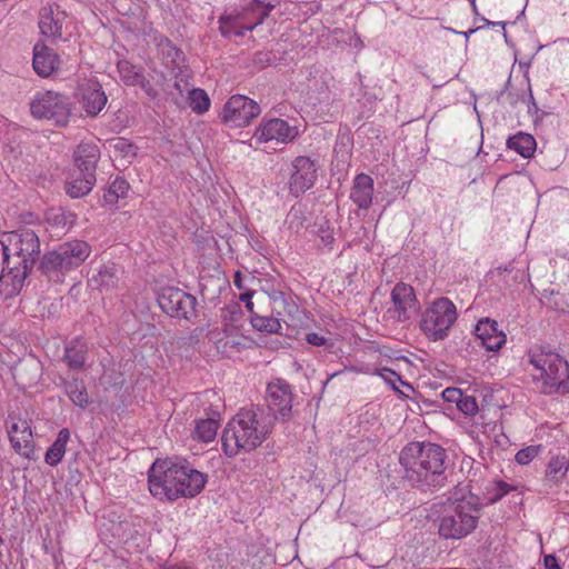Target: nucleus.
Wrapping results in <instances>:
<instances>
[{
    "mask_svg": "<svg viewBox=\"0 0 569 569\" xmlns=\"http://www.w3.org/2000/svg\"><path fill=\"white\" fill-rule=\"evenodd\" d=\"M402 478L422 491L442 488L448 480L447 453L439 445L410 442L400 451Z\"/></svg>",
    "mask_w": 569,
    "mask_h": 569,
    "instance_id": "f257e3e1",
    "label": "nucleus"
},
{
    "mask_svg": "<svg viewBox=\"0 0 569 569\" xmlns=\"http://www.w3.org/2000/svg\"><path fill=\"white\" fill-rule=\"evenodd\" d=\"M1 244L3 269L0 274V295L11 297L21 289L32 270L40 253V240L33 230L23 228L6 234Z\"/></svg>",
    "mask_w": 569,
    "mask_h": 569,
    "instance_id": "f03ea898",
    "label": "nucleus"
},
{
    "mask_svg": "<svg viewBox=\"0 0 569 569\" xmlns=\"http://www.w3.org/2000/svg\"><path fill=\"white\" fill-rule=\"evenodd\" d=\"M150 493L160 500L198 496L207 483V475L194 469L186 460H156L148 476Z\"/></svg>",
    "mask_w": 569,
    "mask_h": 569,
    "instance_id": "7ed1b4c3",
    "label": "nucleus"
},
{
    "mask_svg": "<svg viewBox=\"0 0 569 569\" xmlns=\"http://www.w3.org/2000/svg\"><path fill=\"white\" fill-rule=\"evenodd\" d=\"M270 430L261 426L254 409H241L227 425L222 433V447L228 457L240 450L251 451L260 446Z\"/></svg>",
    "mask_w": 569,
    "mask_h": 569,
    "instance_id": "20e7f679",
    "label": "nucleus"
},
{
    "mask_svg": "<svg viewBox=\"0 0 569 569\" xmlns=\"http://www.w3.org/2000/svg\"><path fill=\"white\" fill-rule=\"evenodd\" d=\"M91 247L84 240H70L47 251L38 269L49 281L62 282L66 274L79 268L90 256Z\"/></svg>",
    "mask_w": 569,
    "mask_h": 569,
    "instance_id": "39448f33",
    "label": "nucleus"
},
{
    "mask_svg": "<svg viewBox=\"0 0 569 569\" xmlns=\"http://www.w3.org/2000/svg\"><path fill=\"white\" fill-rule=\"evenodd\" d=\"M482 505L472 493L449 499L440 518L439 535L446 539H461L471 533L480 518Z\"/></svg>",
    "mask_w": 569,
    "mask_h": 569,
    "instance_id": "423d86ee",
    "label": "nucleus"
},
{
    "mask_svg": "<svg viewBox=\"0 0 569 569\" xmlns=\"http://www.w3.org/2000/svg\"><path fill=\"white\" fill-rule=\"evenodd\" d=\"M529 362L540 371L545 395L569 392V363L558 353L542 348L529 351Z\"/></svg>",
    "mask_w": 569,
    "mask_h": 569,
    "instance_id": "0eeeda50",
    "label": "nucleus"
},
{
    "mask_svg": "<svg viewBox=\"0 0 569 569\" xmlns=\"http://www.w3.org/2000/svg\"><path fill=\"white\" fill-rule=\"evenodd\" d=\"M100 158L97 144L82 143L74 151L77 169L67 182L66 191L71 198H80L88 194L96 183V168Z\"/></svg>",
    "mask_w": 569,
    "mask_h": 569,
    "instance_id": "6e6552de",
    "label": "nucleus"
},
{
    "mask_svg": "<svg viewBox=\"0 0 569 569\" xmlns=\"http://www.w3.org/2000/svg\"><path fill=\"white\" fill-rule=\"evenodd\" d=\"M457 320V309L448 298H439L426 309L421 319V330L433 340H442L448 336V330Z\"/></svg>",
    "mask_w": 569,
    "mask_h": 569,
    "instance_id": "1a4fd4ad",
    "label": "nucleus"
},
{
    "mask_svg": "<svg viewBox=\"0 0 569 569\" xmlns=\"http://www.w3.org/2000/svg\"><path fill=\"white\" fill-rule=\"evenodd\" d=\"M69 98L53 91L38 93L30 102L36 119H46L57 126H66L71 113Z\"/></svg>",
    "mask_w": 569,
    "mask_h": 569,
    "instance_id": "9d476101",
    "label": "nucleus"
},
{
    "mask_svg": "<svg viewBox=\"0 0 569 569\" xmlns=\"http://www.w3.org/2000/svg\"><path fill=\"white\" fill-rule=\"evenodd\" d=\"M157 300L161 310L172 318L191 320L197 316L196 297L181 289L163 288Z\"/></svg>",
    "mask_w": 569,
    "mask_h": 569,
    "instance_id": "9b49d317",
    "label": "nucleus"
},
{
    "mask_svg": "<svg viewBox=\"0 0 569 569\" xmlns=\"http://www.w3.org/2000/svg\"><path fill=\"white\" fill-rule=\"evenodd\" d=\"M261 112L260 106L246 96H232L224 104L221 119L234 128L248 126Z\"/></svg>",
    "mask_w": 569,
    "mask_h": 569,
    "instance_id": "f8f14e48",
    "label": "nucleus"
},
{
    "mask_svg": "<svg viewBox=\"0 0 569 569\" xmlns=\"http://www.w3.org/2000/svg\"><path fill=\"white\" fill-rule=\"evenodd\" d=\"M392 307L387 313L397 322H406L419 311L420 305L415 289L405 282H398L390 293Z\"/></svg>",
    "mask_w": 569,
    "mask_h": 569,
    "instance_id": "ddd939ff",
    "label": "nucleus"
},
{
    "mask_svg": "<svg viewBox=\"0 0 569 569\" xmlns=\"http://www.w3.org/2000/svg\"><path fill=\"white\" fill-rule=\"evenodd\" d=\"M292 398L293 395L291 386L284 380L278 379L268 385V408L273 413L276 419L286 421L291 417Z\"/></svg>",
    "mask_w": 569,
    "mask_h": 569,
    "instance_id": "4468645a",
    "label": "nucleus"
},
{
    "mask_svg": "<svg viewBox=\"0 0 569 569\" xmlns=\"http://www.w3.org/2000/svg\"><path fill=\"white\" fill-rule=\"evenodd\" d=\"M292 168L290 192L295 197H299L313 186L317 179V169L315 162L308 157L296 158Z\"/></svg>",
    "mask_w": 569,
    "mask_h": 569,
    "instance_id": "2eb2a0df",
    "label": "nucleus"
},
{
    "mask_svg": "<svg viewBox=\"0 0 569 569\" xmlns=\"http://www.w3.org/2000/svg\"><path fill=\"white\" fill-rule=\"evenodd\" d=\"M298 134L296 127H291L282 119H270L260 124L257 129L254 137L260 142H268L276 140L281 143H288L293 140Z\"/></svg>",
    "mask_w": 569,
    "mask_h": 569,
    "instance_id": "dca6fc26",
    "label": "nucleus"
},
{
    "mask_svg": "<svg viewBox=\"0 0 569 569\" xmlns=\"http://www.w3.org/2000/svg\"><path fill=\"white\" fill-rule=\"evenodd\" d=\"M8 435L14 451L21 456L29 457L32 451V431L27 420L19 419L8 427Z\"/></svg>",
    "mask_w": 569,
    "mask_h": 569,
    "instance_id": "f3484780",
    "label": "nucleus"
},
{
    "mask_svg": "<svg viewBox=\"0 0 569 569\" xmlns=\"http://www.w3.org/2000/svg\"><path fill=\"white\" fill-rule=\"evenodd\" d=\"M64 19V12L58 8L54 10L51 6L43 7L39 13L40 33L48 39L61 38Z\"/></svg>",
    "mask_w": 569,
    "mask_h": 569,
    "instance_id": "a211bd4d",
    "label": "nucleus"
},
{
    "mask_svg": "<svg viewBox=\"0 0 569 569\" xmlns=\"http://www.w3.org/2000/svg\"><path fill=\"white\" fill-rule=\"evenodd\" d=\"M106 103L107 96L98 82L90 81L81 88L80 104L87 116H98Z\"/></svg>",
    "mask_w": 569,
    "mask_h": 569,
    "instance_id": "6ab92c4d",
    "label": "nucleus"
},
{
    "mask_svg": "<svg viewBox=\"0 0 569 569\" xmlns=\"http://www.w3.org/2000/svg\"><path fill=\"white\" fill-rule=\"evenodd\" d=\"M269 301L271 302V310L278 317H288L295 319L300 312L298 305L290 295H287L280 289H276L273 286L263 289Z\"/></svg>",
    "mask_w": 569,
    "mask_h": 569,
    "instance_id": "aec40b11",
    "label": "nucleus"
},
{
    "mask_svg": "<svg viewBox=\"0 0 569 569\" xmlns=\"http://www.w3.org/2000/svg\"><path fill=\"white\" fill-rule=\"evenodd\" d=\"M59 57L48 46L39 41L33 48L32 66L37 74L47 78L58 69Z\"/></svg>",
    "mask_w": 569,
    "mask_h": 569,
    "instance_id": "412c9836",
    "label": "nucleus"
},
{
    "mask_svg": "<svg viewBox=\"0 0 569 569\" xmlns=\"http://www.w3.org/2000/svg\"><path fill=\"white\" fill-rule=\"evenodd\" d=\"M373 180L366 173L358 174L353 180L350 198L360 208L368 209L372 203Z\"/></svg>",
    "mask_w": 569,
    "mask_h": 569,
    "instance_id": "4be33fe9",
    "label": "nucleus"
},
{
    "mask_svg": "<svg viewBox=\"0 0 569 569\" xmlns=\"http://www.w3.org/2000/svg\"><path fill=\"white\" fill-rule=\"evenodd\" d=\"M120 280V269L114 263L102 264L97 273L89 279V284L94 289L116 288Z\"/></svg>",
    "mask_w": 569,
    "mask_h": 569,
    "instance_id": "5701e85b",
    "label": "nucleus"
},
{
    "mask_svg": "<svg viewBox=\"0 0 569 569\" xmlns=\"http://www.w3.org/2000/svg\"><path fill=\"white\" fill-rule=\"evenodd\" d=\"M88 357V346L81 339H73L64 348L63 361L71 370H81Z\"/></svg>",
    "mask_w": 569,
    "mask_h": 569,
    "instance_id": "b1692460",
    "label": "nucleus"
},
{
    "mask_svg": "<svg viewBox=\"0 0 569 569\" xmlns=\"http://www.w3.org/2000/svg\"><path fill=\"white\" fill-rule=\"evenodd\" d=\"M507 147L523 158H530L536 150L537 143L531 134L519 132L508 138Z\"/></svg>",
    "mask_w": 569,
    "mask_h": 569,
    "instance_id": "393cba45",
    "label": "nucleus"
},
{
    "mask_svg": "<svg viewBox=\"0 0 569 569\" xmlns=\"http://www.w3.org/2000/svg\"><path fill=\"white\" fill-rule=\"evenodd\" d=\"M70 439V432L67 428L59 431L56 441L46 452L44 460L49 466H57L66 453V446Z\"/></svg>",
    "mask_w": 569,
    "mask_h": 569,
    "instance_id": "a878e982",
    "label": "nucleus"
},
{
    "mask_svg": "<svg viewBox=\"0 0 569 569\" xmlns=\"http://www.w3.org/2000/svg\"><path fill=\"white\" fill-rule=\"evenodd\" d=\"M251 325L254 329L267 333H277L281 329L280 317L274 313L262 315L256 310L251 312Z\"/></svg>",
    "mask_w": 569,
    "mask_h": 569,
    "instance_id": "bb28decb",
    "label": "nucleus"
},
{
    "mask_svg": "<svg viewBox=\"0 0 569 569\" xmlns=\"http://www.w3.org/2000/svg\"><path fill=\"white\" fill-rule=\"evenodd\" d=\"M64 389L69 399L78 407L86 408L89 405V395L82 380L73 378L64 382Z\"/></svg>",
    "mask_w": 569,
    "mask_h": 569,
    "instance_id": "cd10ccee",
    "label": "nucleus"
},
{
    "mask_svg": "<svg viewBox=\"0 0 569 569\" xmlns=\"http://www.w3.org/2000/svg\"><path fill=\"white\" fill-rule=\"evenodd\" d=\"M120 78L127 86H144L146 78L143 73L127 60L118 62Z\"/></svg>",
    "mask_w": 569,
    "mask_h": 569,
    "instance_id": "c85d7f7f",
    "label": "nucleus"
},
{
    "mask_svg": "<svg viewBox=\"0 0 569 569\" xmlns=\"http://www.w3.org/2000/svg\"><path fill=\"white\" fill-rule=\"evenodd\" d=\"M41 376V366L34 360L20 363L16 368L14 377L19 378L24 386H31L37 382Z\"/></svg>",
    "mask_w": 569,
    "mask_h": 569,
    "instance_id": "c756f323",
    "label": "nucleus"
},
{
    "mask_svg": "<svg viewBox=\"0 0 569 569\" xmlns=\"http://www.w3.org/2000/svg\"><path fill=\"white\" fill-rule=\"evenodd\" d=\"M218 427V421L213 418L200 419L196 423L194 436L203 442H210L216 438Z\"/></svg>",
    "mask_w": 569,
    "mask_h": 569,
    "instance_id": "7c9ffc66",
    "label": "nucleus"
},
{
    "mask_svg": "<svg viewBox=\"0 0 569 569\" xmlns=\"http://www.w3.org/2000/svg\"><path fill=\"white\" fill-rule=\"evenodd\" d=\"M190 108L193 112L202 114L209 110L210 99L203 89H192L189 91Z\"/></svg>",
    "mask_w": 569,
    "mask_h": 569,
    "instance_id": "2f4dec72",
    "label": "nucleus"
},
{
    "mask_svg": "<svg viewBox=\"0 0 569 569\" xmlns=\"http://www.w3.org/2000/svg\"><path fill=\"white\" fill-rule=\"evenodd\" d=\"M497 329V321L489 318L479 320L475 328V342L478 345L482 343L485 340L496 333Z\"/></svg>",
    "mask_w": 569,
    "mask_h": 569,
    "instance_id": "473e14b6",
    "label": "nucleus"
},
{
    "mask_svg": "<svg viewBox=\"0 0 569 569\" xmlns=\"http://www.w3.org/2000/svg\"><path fill=\"white\" fill-rule=\"evenodd\" d=\"M47 220L56 227L70 229L74 223L76 216L61 210H50L47 213Z\"/></svg>",
    "mask_w": 569,
    "mask_h": 569,
    "instance_id": "72a5a7b5",
    "label": "nucleus"
},
{
    "mask_svg": "<svg viewBox=\"0 0 569 569\" xmlns=\"http://www.w3.org/2000/svg\"><path fill=\"white\" fill-rule=\"evenodd\" d=\"M129 190V183L123 178H116L110 184L108 193L104 196L106 201L116 203L120 198H123Z\"/></svg>",
    "mask_w": 569,
    "mask_h": 569,
    "instance_id": "f704fd0d",
    "label": "nucleus"
},
{
    "mask_svg": "<svg viewBox=\"0 0 569 569\" xmlns=\"http://www.w3.org/2000/svg\"><path fill=\"white\" fill-rule=\"evenodd\" d=\"M306 222L303 210L300 206H293L287 216L289 229L299 232Z\"/></svg>",
    "mask_w": 569,
    "mask_h": 569,
    "instance_id": "c9c22d12",
    "label": "nucleus"
},
{
    "mask_svg": "<svg viewBox=\"0 0 569 569\" xmlns=\"http://www.w3.org/2000/svg\"><path fill=\"white\" fill-rule=\"evenodd\" d=\"M377 373L397 392L402 393V391L398 388L397 382L401 383L408 389H412V387L409 383L405 382L396 371L389 368H381L377 371Z\"/></svg>",
    "mask_w": 569,
    "mask_h": 569,
    "instance_id": "e433bc0d",
    "label": "nucleus"
},
{
    "mask_svg": "<svg viewBox=\"0 0 569 569\" xmlns=\"http://www.w3.org/2000/svg\"><path fill=\"white\" fill-rule=\"evenodd\" d=\"M110 146L126 159H132L137 153V147L124 138L113 139Z\"/></svg>",
    "mask_w": 569,
    "mask_h": 569,
    "instance_id": "4c0bfd02",
    "label": "nucleus"
},
{
    "mask_svg": "<svg viewBox=\"0 0 569 569\" xmlns=\"http://www.w3.org/2000/svg\"><path fill=\"white\" fill-rule=\"evenodd\" d=\"M566 471L567 467L563 458L553 457L547 466L546 476L550 479H558V475L561 473L563 476Z\"/></svg>",
    "mask_w": 569,
    "mask_h": 569,
    "instance_id": "58836bf2",
    "label": "nucleus"
},
{
    "mask_svg": "<svg viewBox=\"0 0 569 569\" xmlns=\"http://www.w3.org/2000/svg\"><path fill=\"white\" fill-rule=\"evenodd\" d=\"M540 450L541 446L526 447L516 453L515 459L519 465H528L538 456Z\"/></svg>",
    "mask_w": 569,
    "mask_h": 569,
    "instance_id": "ea45409f",
    "label": "nucleus"
},
{
    "mask_svg": "<svg viewBox=\"0 0 569 569\" xmlns=\"http://www.w3.org/2000/svg\"><path fill=\"white\" fill-rule=\"evenodd\" d=\"M505 342H506L505 333L497 329L496 333H493L491 337H489L487 340H485L479 346L485 347L489 351H496V350H499L505 345Z\"/></svg>",
    "mask_w": 569,
    "mask_h": 569,
    "instance_id": "a19ab883",
    "label": "nucleus"
},
{
    "mask_svg": "<svg viewBox=\"0 0 569 569\" xmlns=\"http://www.w3.org/2000/svg\"><path fill=\"white\" fill-rule=\"evenodd\" d=\"M458 409L467 416H473L478 412V403L475 397L463 396L458 401Z\"/></svg>",
    "mask_w": 569,
    "mask_h": 569,
    "instance_id": "79ce46f5",
    "label": "nucleus"
},
{
    "mask_svg": "<svg viewBox=\"0 0 569 569\" xmlns=\"http://www.w3.org/2000/svg\"><path fill=\"white\" fill-rule=\"evenodd\" d=\"M318 234L325 246H329L335 241V231L329 226L320 224Z\"/></svg>",
    "mask_w": 569,
    "mask_h": 569,
    "instance_id": "37998d69",
    "label": "nucleus"
},
{
    "mask_svg": "<svg viewBox=\"0 0 569 569\" xmlns=\"http://www.w3.org/2000/svg\"><path fill=\"white\" fill-rule=\"evenodd\" d=\"M462 391L458 388H446L443 391H442V398L448 401V402H456V405H458V401L461 399L462 397Z\"/></svg>",
    "mask_w": 569,
    "mask_h": 569,
    "instance_id": "c03bdc74",
    "label": "nucleus"
},
{
    "mask_svg": "<svg viewBox=\"0 0 569 569\" xmlns=\"http://www.w3.org/2000/svg\"><path fill=\"white\" fill-rule=\"evenodd\" d=\"M271 62V53L270 52H257L253 57V63L259 68H264Z\"/></svg>",
    "mask_w": 569,
    "mask_h": 569,
    "instance_id": "a18cd8bd",
    "label": "nucleus"
},
{
    "mask_svg": "<svg viewBox=\"0 0 569 569\" xmlns=\"http://www.w3.org/2000/svg\"><path fill=\"white\" fill-rule=\"evenodd\" d=\"M306 341L309 345L320 347V346H326L328 340L326 337H323L317 332H309L306 335Z\"/></svg>",
    "mask_w": 569,
    "mask_h": 569,
    "instance_id": "49530a36",
    "label": "nucleus"
},
{
    "mask_svg": "<svg viewBox=\"0 0 569 569\" xmlns=\"http://www.w3.org/2000/svg\"><path fill=\"white\" fill-rule=\"evenodd\" d=\"M497 493L491 498V501L495 502L502 498L505 495H507L510 490H512V487L506 482L499 481L497 483Z\"/></svg>",
    "mask_w": 569,
    "mask_h": 569,
    "instance_id": "de8ad7c7",
    "label": "nucleus"
},
{
    "mask_svg": "<svg viewBox=\"0 0 569 569\" xmlns=\"http://www.w3.org/2000/svg\"><path fill=\"white\" fill-rule=\"evenodd\" d=\"M253 292L247 291L240 295V300L246 303V308L250 311H254V303L252 301Z\"/></svg>",
    "mask_w": 569,
    "mask_h": 569,
    "instance_id": "09e8293b",
    "label": "nucleus"
},
{
    "mask_svg": "<svg viewBox=\"0 0 569 569\" xmlns=\"http://www.w3.org/2000/svg\"><path fill=\"white\" fill-rule=\"evenodd\" d=\"M546 569H561L558 559L553 555H547L543 559Z\"/></svg>",
    "mask_w": 569,
    "mask_h": 569,
    "instance_id": "8fccbe9b",
    "label": "nucleus"
},
{
    "mask_svg": "<svg viewBox=\"0 0 569 569\" xmlns=\"http://www.w3.org/2000/svg\"><path fill=\"white\" fill-rule=\"evenodd\" d=\"M233 283L238 289H242L241 272L237 271L234 274Z\"/></svg>",
    "mask_w": 569,
    "mask_h": 569,
    "instance_id": "3c124183",
    "label": "nucleus"
},
{
    "mask_svg": "<svg viewBox=\"0 0 569 569\" xmlns=\"http://www.w3.org/2000/svg\"><path fill=\"white\" fill-rule=\"evenodd\" d=\"M482 20L485 21V23L487 26H501L503 29H505V26L506 23L505 22H493V21H489L488 19L486 18H482Z\"/></svg>",
    "mask_w": 569,
    "mask_h": 569,
    "instance_id": "603ef678",
    "label": "nucleus"
},
{
    "mask_svg": "<svg viewBox=\"0 0 569 569\" xmlns=\"http://www.w3.org/2000/svg\"><path fill=\"white\" fill-rule=\"evenodd\" d=\"M173 87L179 91L180 94L183 93V88L180 82L176 81Z\"/></svg>",
    "mask_w": 569,
    "mask_h": 569,
    "instance_id": "864d4df0",
    "label": "nucleus"
},
{
    "mask_svg": "<svg viewBox=\"0 0 569 569\" xmlns=\"http://www.w3.org/2000/svg\"><path fill=\"white\" fill-rule=\"evenodd\" d=\"M166 569H189L188 567H181V566H170Z\"/></svg>",
    "mask_w": 569,
    "mask_h": 569,
    "instance_id": "5fc2aeb1",
    "label": "nucleus"
},
{
    "mask_svg": "<svg viewBox=\"0 0 569 569\" xmlns=\"http://www.w3.org/2000/svg\"><path fill=\"white\" fill-rule=\"evenodd\" d=\"M266 16H267V12H263V14L259 18L257 23H261Z\"/></svg>",
    "mask_w": 569,
    "mask_h": 569,
    "instance_id": "6e6d98bb",
    "label": "nucleus"
},
{
    "mask_svg": "<svg viewBox=\"0 0 569 569\" xmlns=\"http://www.w3.org/2000/svg\"><path fill=\"white\" fill-rule=\"evenodd\" d=\"M530 100H531V103H532V106L535 107V109H537V104H536V102H535L533 97H532V94H531V93H530Z\"/></svg>",
    "mask_w": 569,
    "mask_h": 569,
    "instance_id": "4d7b16f0",
    "label": "nucleus"
},
{
    "mask_svg": "<svg viewBox=\"0 0 569 569\" xmlns=\"http://www.w3.org/2000/svg\"><path fill=\"white\" fill-rule=\"evenodd\" d=\"M471 7H475L476 0H469Z\"/></svg>",
    "mask_w": 569,
    "mask_h": 569,
    "instance_id": "13d9d810",
    "label": "nucleus"
},
{
    "mask_svg": "<svg viewBox=\"0 0 569 569\" xmlns=\"http://www.w3.org/2000/svg\"><path fill=\"white\" fill-rule=\"evenodd\" d=\"M472 11H473L475 13H477V6H476V4H475V7H472Z\"/></svg>",
    "mask_w": 569,
    "mask_h": 569,
    "instance_id": "bf43d9fd",
    "label": "nucleus"
},
{
    "mask_svg": "<svg viewBox=\"0 0 569 569\" xmlns=\"http://www.w3.org/2000/svg\"><path fill=\"white\" fill-rule=\"evenodd\" d=\"M477 29L469 30V33H473Z\"/></svg>",
    "mask_w": 569,
    "mask_h": 569,
    "instance_id": "052dcab7",
    "label": "nucleus"
}]
</instances>
